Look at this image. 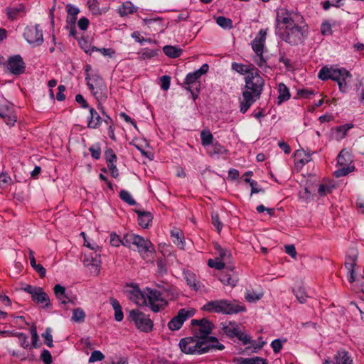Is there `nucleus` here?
I'll return each instance as SVG.
<instances>
[{"mask_svg":"<svg viewBox=\"0 0 364 364\" xmlns=\"http://www.w3.org/2000/svg\"><path fill=\"white\" fill-rule=\"evenodd\" d=\"M245 82V90L242 91V97L240 100V112L242 114L246 113L255 102L260 98L264 85V80L257 69L246 75Z\"/></svg>","mask_w":364,"mask_h":364,"instance_id":"nucleus-1","label":"nucleus"},{"mask_svg":"<svg viewBox=\"0 0 364 364\" xmlns=\"http://www.w3.org/2000/svg\"><path fill=\"white\" fill-rule=\"evenodd\" d=\"M179 347L184 353L198 355L208 353L211 349L222 350L225 348L216 337H210L208 341H200L195 336L182 338Z\"/></svg>","mask_w":364,"mask_h":364,"instance_id":"nucleus-2","label":"nucleus"},{"mask_svg":"<svg viewBox=\"0 0 364 364\" xmlns=\"http://www.w3.org/2000/svg\"><path fill=\"white\" fill-rule=\"evenodd\" d=\"M202 310L224 314H233L245 311V307L235 301L220 299L208 302L202 307Z\"/></svg>","mask_w":364,"mask_h":364,"instance_id":"nucleus-3","label":"nucleus"},{"mask_svg":"<svg viewBox=\"0 0 364 364\" xmlns=\"http://www.w3.org/2000/svg\"><path fill=\"white\" fill-rule=\"evenodd\" d=\"M318 77L321 80L331 79L337 82L341 92H346L348 88L347 80L351 77V75L345 68H333L325 66L319 70Z\"/></svg>","mask_w":364,"mask_h":364,"instance_id":"nucleus-4","label":"nucleus"},{"mask_svg":"<svg viewBox=\"0 0 364 364\" xmlns=\"http://www.w3.org/2000/svg\"><path fill=\"white\" fill-rule=\"evenodd\" d=\"M277 35L281 40L287 43L295 46L301 43L307 36V26L306 25H299L294 28H290L287 31H283V28L277 27Z\"/></svg>","mask_w":364,"mask_h":364,"instance_id":"nucleus-5","label":"nucleus"},{"mask_svg":"<svg viewBox=\"0 0 364 364\" xmlns=\"http://www.w3.org/2000/svg\"><path fill=\"white\" fill-rule=\"evenodd\" d=\"M85 80L92 94L100 102L107 98V88L103 79L98 75H90L87 73Z\"/></svg>","mask_w":364,"mask_h":364,"instance_id":"nucleus-6","label":"nucleus"},{"mask_svg":"<svg viewBox=\"0 0 364 364\" xmlns=\"http://www.w3.org/2000/svg\"><path fill=\"white\" fill-rule=\"evenodd\" d=\"M144 303L155 313L159 312L168 306V301L161 296L159 291L151 288H146Z\"/></svg>","mask_w":364,"mask_h":364,"instance_id":"nucleus-7","label":"nucleus"},{"mask_svg":"<svg viewBox=\"0 0 364 364\" xmlns=\"http://www.w3.org/2000/svg\"><path fill=\"white\" fill-rule=\"evenodd\" d=\"M191 325L195 338L200 341H208L211 337L209 335L212 331L213 323L206 318L193 319Z\"/></svg>","mask_w":364,"mask_h":364,"instance_id":"nucleus-8","label":"nucleus"},{"mask_svg":"<svg viewBox=\"0 0 364 364\" xmlns=\"http://www.w3.org/2000/svg\"><path fill=\"white\" fill-rule=\"evenodd\" d=\"M129 318L133 321L140 331L149 332L153 329V321L149 316L139 310H132L129 312Z\"/></svg>","mask_w":364,"mask_h":364,"instance_id":"nucleus-9","label":"nucleus"},{"mask_svg":"<svg viewBox=\"0 0 364 364\" xmlns=\"http://www.w3.org/2000/svg\"><path fill=\"white\" fill-rule=\"evenodd\" d=\"M23 37L33 46H38L43 42V31L38 25L27 26L24 30Z\"/></svg>","mask_w":364,"mask_h":364,"instance_id":"nucleus-10","label":"nucleus"},{"mask_svg":"<svg viewBox=\"0 0 364 364\" xmlns=\"http://www.w3.org/2000/svg\"><path fill=\"white\" fill-rule=\"evenodd\" d=\"M194 315L193 310H186L181 309L178 311L176 316H175L168 323V327L171 331L179 330L183 326L185 321L192 317Z\"/></svg>","mask_w":364,"mask_h":364,"instance_id":"nucleus-11","label":"nucleus"},{"mask_svg":"<svg viewBox=\"0 0 364 364\" xmlns=\"http://www.w3.org/2000/svg\"><path fill=\"white\" fill-rule=\"evenodd\" d=\"M358 250L355 248L348 250L346 257L345 267L348 269V280L350 283L355 281V267L358 259Z\"/></svg>","mask_w":364,"mask_h":364,"instance_id":"nucleus-12","label":"nucleus"},{"mask_svg":"<svg viewBox=\"0 0 364 364\" xmlns=\"http://www.w3.org/2000/svg\"><path fill=\"white\" fill-rule=\"evenodd\" d=\"M156 286L158 289L156 290L159 291L161 296L167 301L168 300L173 301L178 298V291L173 286L164 282L159 283Z\"/></svg>","mask_w":364,"mask_h":364,"instance_id":"nucleus-13","label":"nucleus"},{"mask_svg":"<svg viewBox=\"0 0 364 364\" xmlns=\"http://www.w3.org/2000/svg\"><path fill=\"white\" fill-rule=\"evenodd\" d=\"M9 71L14 75H20L25 71V63L19 55L11 57L7 63Z\"/></svg>","mask_w":364,"mask_h":364,"instance_id":"nucleus-14","label":"nucleus"},{"mask_svg":"<svg viewBox=\"0 0 364 364\" xmlns=\"http://www.w3.org/2000/svg\"><path fill=\"white\" fill-rule=\"evenodd\" d=\"M0 117L9 126H14L17 119L14 113L13 107L10 104L0 105Z\"/></svg>","mask_w":364,"mask_h":364,"instance_id":"nucleus-15","label":"nucleus"},{"mask_svg":"<svg viewBox=\"0 0 364 364\" xmlns=\"http://www.w3.org/2000/svg\"><path fill=\"white\" fill-rule=\"evenodd\" d=\"M134 245L137 247L138 252L142 256L147 252H151L154 250V246L149 240L138 235H136L135 240H134Z\"/></svg>","mask_w":364,"mask_h":364,"instance_id":"nucleus-16","label":"nucleus"},{"mask_svg":"<svg viewBox=\"0 0 364 364\" xmlns=\"http://www.w3.org/2000/svg\"><path fill=\"white\" fill-rule=\"evenodd\" d=\"M31 299L32 301L36 304L38 305L42 304L43 308L44 309H50L51 307L49 296L41 287H39V289H37L36 292L34 294V295H33Z\"/></svg>","mask_w":364,"mask_h":364,"instance_id":"nucleus-17","label":"nucleus"},{"mask_svg":"<svg viewBox=\"0 0 364 364\" xmlns=\"http://www.w3.org/2000/svg\"><path fill=\"white\" fill-rule=\"evenodd\" d=\"M267 31L261 29L257 36L252 41V48L256 54H263V49L265 43Z\"/></svg>","mask_w":364,"mask_h":364,"instance_id":"nucleus-18","label":"nucleus"},{"mask_svg":"<svg viewBox=\"0 0 364 364\" xmlns=\"http://www.w3.org/2000/svg\"><path fill=\"white\" fill-rule=\"evenodd\" d=\"M83 264L86 266L92 265L95 267V272L98 274L100 272L99 266L101 264V256L95 252L94 254H85Z\"/></svg>","mask_w":364,"mask_h":364,"instance_id":"nucleus-19","label":"nucleus"},{"mask_svg":"<svg viewBox=\"0 0 364 364\" xmlns=\"http://www.w3.org/2000/svg\"><path fill=\"white\" fill-rule=\"evenodd\" d=\"M200 76L196 71L187 74L184 81V84L186 85V89L191 90L194 87H200Z\"/></svg>","mask_w":364,"mask_h":364,"instance_id":"nucleus-20","label":"nucleus"},{"mask_svg":"<svg viewBox=\"0 0 364 364\" xmlns=\"http://www.w3.org/2000/svg\"><path fill=\"white\" fill-rule=\"evenodd\" d=\"M336 362L326 360L324 364H352V360L348 355V352L344 350H340L335 355Z\"/></svg>","mask_w":364,"mask_h":364,"instance_id":"nucleus-21","label":"nucleus"},{"mask_svg":"<svg viewBox=\"0 0 364 364\" xmlns=\"http://www.w3.org/2000/svg\"><path fill=\"white\" fill-rule=\"evenodd\" d=\"M295 14L289 12L286 9H281L277 11L276 17V28H282L281 24L285 25Z\"/></svg>","mask_w":364,"mask_h":364,"instance_id":"nucleus-22","label":"nucleus"},{"mask_svg":"<svg viewBox=\"0 0 364 364\" xmlns=\"http://www.w3.org/2000/svg\"><path fill=\"white\" fill-rule=\"evenodd\" d=\"M226 269H230L232 272V274L222 272L219 277L220 281L224 285H230L232 287L236 286L237 279L235 277H234L233 267L231 265H228L226 267Z\"/></svg>","mask_w":364,"mask_h":364,"instance_id":"nucleus-23","label":"nucleus"},{"mask_svg":"<svg viewBox=\"0 0 364 364\" xmlns=\"http://www.w3.org/2000/svg\"><path fill=\"white\" fill-rule=\"evenodd\" d=\"M102 124V118L98 112L92 107H90V117L87 127L90 129H97Z\"/></svg>","mask_w":364,"mask_h":364,"instance_id":"nucleus-24","label":"nucleus"},{"mask_svg":"<svg viewBox=\"0 0 364 364\" xmlns=\"http://www.w3.org/2000/svg\"><path fill=\"white\" fill-rule=\"evenodd\" d=\"M221 326L223 333L230 338H235L239 330L238 325L235 322L223 323Z\"/></svg>","mask_w":364,"mask_h":364,"instance_id":"nucleus-25","label":"nucleus"},{"mask_svg":"<svg viewBox=\"0 0 364 364\" xmlns=\"http://www.w3.org/2000/svg\"><path fill=\"white\" fill-rule=\"evenodd\" d=\"M135 212L138 215L139 225L143 228H147L153 219L151 213L150 212L138 210H135Z\"/></svg>","mask_w":364,"mask_h":364,"instance_id":"nucleus-26","label":"nucleus"},{"mask_svg":"<svg viewBox=\"0 0 364 364\" xmlns=\"http://www.w3.org/2000/svg\"><path fill=\"white\" fill-rule=\"evenodd\" d=\"M311 156L310 154L305 153L303 149L296 150L294 153L296 166L302 167L304 164L311 161Z\"/></svg>","mask_w":364,"mask_h":364,"instance_id":"nucleus-27","label":"nucleus"},{"mask_svg":"<svg viewBox=\"0 0 364 364\" xmlns=\"http://www.w3.org/2000/svg\"><path fill=\"white\" fill-rule=\"evenodd\" d=\"M53 291L57 299L60 301L61 304L65 305L68 298L71 294L67 293L65 288L60 284L55 285Z\"/></svg>","mask_w":364,"mask_h":364,"instance_id":"nucleus-28","label":"nucleus"},{"mask_svg":"<svg viewBox=\"0 0 364 364\" xmlns=\"http://www.w3.org/2000/svg\"><path fill=\"white\" fill-rule=\"evenodd\" d=\"M8 18L14 21L18 16H23L26 14V8L24 5L19 4L16 7H9L6 9Z\"/></svg>","mask_w":364,"mask_h":364,"instance_id":"nucleus-29","label":"nucleus"},{"mask_svg":"<svg viewBox=\"0 0 364 364\" xmlns=\"http://www.w3.org/2000/svg\"><path fill=\"white\" fill-rule=\"evenodd\" d=\"M184 277L187 284L193 289L198 291L201 288L200 283L197 281L196 276L193 272L190 271L184 272Z\"/></svg>","mask_w":364,"mask_h":364,"instance_id":"nucleus-30","label":"nucleus"},{"mask_svg":"<svg viewBox=\"0 0 364 364\" xmlns=\"http://www.w3.org/2000/svg\"><path fill=\"white\" fill-rule=\"evenodd\" d=\"M215 254L218 256V259L227 263L230 261L231 253L228 250L223 248L218 244L215 245Z\"/></svg>","mask_w":364,"mask_h":364,"instance_id":"nucleus-31","label":"nucleus"},{"mask_svg":"<svg viewBox=\"0 0 364 364\" xmlns=\"http://www.w3.org/2000/svg\"><path fill=\"white\" fill-rule=\"evenodd\" d=\"M163 51L166 55L171 58H176L179 57L182 53L183 50L178 46H165L163 48Z\"/></svg>","mask_w":364,"mask_h":364,"instance_id":"nucleus-32","label":"nucleus"},{"mask_svg":"<svg viewBox=\"0 0 364 364\" xmlns=\"http://www.w3.org/2000/svg\"><path fill=\"white\" fill-rule=\"evenodd\" d=\"M278 104H281L290 98V93L289 88L284 84L279 83L278 86Z\"/></svg>","mask_w":364,"mask_h":364,"instance_id":"nucleus-33","label":"nucleus"},{"mask_svg":"<svg viewBox=\"0 0 364 364\" xmlns=\"http://www.w3.org/2000/svg\"><path fill=\"white\" fill-rule=\"evenodd\" d=\"M232 69L236 71L237 73L240 74H246L247 75H249V73H252V70H256L257 69H255L252 68L250 65H247L241 63H232Z\"/></svg>","mask_w":364,"mask_h":364,"instance_id":"nucleus-34","label":"nucleus"},{"mask_svg":"<svg viewBox=\"0 0 364 364\" xmlns=\"http://www.w3.org/2000/svg\"><path fill=\"white\" fill-rule=\"evenodd\" d=\"M303 22V17L295 14L291 19L284 25V28L283 27V31H287L288 29H290V28H294L299 25H300L301 23Z\"/></svg>","mask_w":364,"mask_h":364,"instance_id":"nucleus-35","label":"nucleus"},{"mask_svg":"<svg viewBox=\"0 0 364 364\" xmlns=\"http://www.w3.org/2000/svg\"><path fill=\"white\" fill-rule=\"evenodd\" d=\"M338 164L340 166H346L351 162L350 154L346 149H343L337 157Z\"/></svg>","mask_w":364,"mask_h":364,"instance_id":"nucleus-36","label":"nucleus"},{"mask_svg":"<svg viewBox=\"0 0 364 364\" xmlns=\"http://www.w3.org/2000/svg\"><path fill=\"white\" fill-rule=\"evenodd\" d=\"M85 319V313L81 308H76L73 310L71 321L76 323H83Z\"/></svg>","mask_w":364,"mask_h":364,"instance_id":"nucleus-37","label":"nucleus"},{"mask_svg":"<svg viewBox=\"0 0 364 364\" xmlns=\"http://www.w3.org/2000/svg\"><path fill=\"white\" fill-rule=\"evenodd\" d=\"M159 50L154 49L151 50L147 48L141 49L140 51V59L141 60H145V59H151L155 56H157L159 55Z\"/></svg>","mask_w":364,"mask_h":364,"instance_id":"nucleus-38","label":"nucleus"},{"mask_svg":"<svg viewBox=\"0 0 364 364\" xmlns=\"http://www.w3.org/2000/svg\"><path fill=\"white\" fill-rule=\"evenodd\" d=\"M87 5L89 9L94 15H101L105 12V9H101L100 8L97 0H88Z\"/></svg>","mask_w":364,"mask_h":364,"instance_id":"nucleus-39","label":"nucleus"},{"mask_svg":"<svg viewBox=\"0 0 364 364\" xmlns=\"http://www.w3.org/2000/svg\"><path fill=\"white\" fill-rule=\"evenodd\" d=\"M217 24L223 29H231L232 28V21L225 16H218L216 18Z\"/></svg>","mask_w":364,"mask_h":364,"instance_id":"nucleus-40","label":"nucleus"},{"mask_svg":"<svg viewBox=\"0 0 364 364\" xmlns=\"http://www.w3.org/2000/svg\"><path fill=\"white\" fill-rule=\"evenodd\" d=\"M236 364H267L264 359L259 357L253 358H242Z\"/></svg>","mask_w":364,"mask_h":364,"instance_id":"nucleus-41","label":"nucleus"},{"mask_svg":"<svg viewBox=\"0 0 364 364\" xmlns=\"http://www.w3.org/2000/svg\"><path fill=\"white\" fill-rule=\"evenodd\" d=\"M119 198L129 205H134L136 204V201L127 191L122 190L119 192Z\"/></svg>","mask_w":364,"mask_h":364,"instance_id":"nucleus-42","label":"nucleus"},{"mask_svg":"<svg viewBox=\"0 0 364 364\" xmlns=\"http://www.w3.org/2000/svg\"><path fill=\"white\" fill-rule=\"evenodd\" d=\"M134 6L131 2L123 4L122 8L119 9V14L122 16L131 14L134 11Z\"/></svg>","mask_w":364,"mask_h":364,"instance_id":"nucleus-43","label":"nucleus"},{"mask_svg":"<svg viewBox=\"0 0 364 364\" xmlns=\"http://www.w3.org/2000/svg\"><path fill=\"white\" fill-rule=\"evenodd\" d=\"M208 265L211 268H215V269L220 270L225 267V262L218 258L209 259L208 261Z\"/></svg>","mask_w":364,"mask_h":364,"instance_id":"nucleus-44","label":"nucleus"},{"mask_svg":"<svg viewBox=\"0 0 364 364\" xmlns=\"http://www.w3.org/2000/svg\"><path fill=\"white\" fill-rule=\"evenodd\" d=\"M354 170V166H349L348 165L343 166L342 168H338L334 172V176L336 178L345 176L348 175L349 173L352 172Z\"/></svg>","mask_w":364,"mask_h":364,"instance_id":"nucleus-45","label":"nucleus"},{"mask_svg":"<svg viewBox=\"0 0 364 364\" xmlns=\"http://www.w3.org/2000/svg\"><path fill=\"white\" fill-rule=\"evenodd\" d=\"M171 236L173 237V242L178 247L183 249L184 247L183 236L180 232H171Z\"/></svg>","mask_w":364,"mask_h":364,"instance_id":"nucleus-46","label":"nucleus"},{"mask_svg":"<svg viewBox=\"0 0 364 364\" xmlns=\"http://www.w3.org/2000/svg\"><path fill=\"white\" fill-rule=\"evenodd\" d=\"M294 295L296 296L297 300L301 303L304 304L306 301V299L308 296L306 294V291L304 288L299 287L296 289L294 290Z\"/></svg>","mask_w":364,"mask_h":364,"instance_id":"nucleus-47","label":"nucleus"},{"mask_svg":"<svg viewBox=\"0 0 364 364\" xmlns=\"http://www.w3.org/2000/svg\"><path fill=\"white\" fill-rule=\"evenodd\" d=\"M200 138H201L202 144L204 146H207V145L212 144L213 139V136L209 131L201 132Z\"/></svg>","mask_w":364,"mask_h":364,"instance_id":"nucleus-48","label":"nucleus"},{"mask_svg":"<svg viewBox=\"0 0 364 364\" xmlns=\"http://www.w3.org/2000/svg\"><path fill=\"white\" fill-rule=\"evenodd\" d=\"M15 336L18 337L21 346L23 348H28L29 346V342L28 341V336L23 333L17 332L14 334Z\"/></svg>","mask_w":364,"mask_h":364,"instance_id":"nucleus-49","label":"nucleus"},{"mask_svg":"<svg viewBox=\"0 0 364 364\" xmlns=\"http://www.w3.org/2000/svg\"><path fill=\"white\" fill-rule=\"evenodd\" d=\"M136 235L135 234L124 235L123 238L122 239V245L130 248L131 245H134V240H135Z\"/></svg>","mask_w":364,"mask_h":364,"instance_id":"nucleus-50","label":"nucleus"},{"mask_svg":"<svg viewBox=\"0 0 364 364\" xmlns=\"http://www.w3.org/2000/svg\"><path fill=\"white\" fill-rule=\"evenodd\" d=\"M129 298L131 299H136L142 297L144 299L146 292L142 293L138 287H134L133 289L129 291Z\"/></svg>","mask_w":364,"mask_h":364,"instance_id":"nucleus-51","label":"nucleus"},{"mask_svg":"<svg viewBox=\"0 0 364 364\" xmlns=\"http://www.w3.org/2000/svg\"><path fill=\"white\" fill-rule=\"evenodd\" d=\"M78 43L81 48L83 49L86 53L90 55L91 52L93 51L92 50V46L90 45L88 41L84 37H82L80 39H78Z\"/></svg>","mask_w":364,"mask_h":364,"instance_id":"nucleus-52","label":"nucleus"},{"mask_svg":"<svg viewBox=\"0 0 364 364\" xmlns=\"http://www.w3.org/2000/svg\"><path fill=\"white\" fill-rule=\"evenodd\" d=\"M42 337L45 340V343L49 347H53V336L51 334V328H47L44 333H42Z\"/></svg>","mask_w":364,"mask_h":364,"instance_id":"nucleus-53","label":"nucleus"},{"mask_svg":"<svg viewBox=\"0 0 364 364\" xmlns=\"http://www.w3.org/2000/svg\"><path fill=\"white\" fill-rule=\"evenodd\" d=\"M105 154L107 164H112V163H116L117 156L114 154V151L111 148L107 149L105 151Z\"/></svg>","mask_w":364,"mask_h":364,"instance_id":"nucleus-54","label":"nucleus"},{"mask_svg":"<svg viewBox=\"0 0 364 364\" xmlns=\"http://www.w3.org/2000/svg\"><path fill=\"white\" fill-rule=\"evenodd\" d=\"M105 358L104 354L100 350H94L91 353L89 358L90 363H94L96 361H101Z\"/></svg>","mask_w":364,"mask_h":364,"instance_id":"nucleus-55","label":"nucleus"},{"mask_svg":"<svg viewBox=\"0 0 364 364\" xmlns=\"http://www.w3.org/2000/svg\"><path fill=\"white\" fill-rule=\"evenodd\" d=\"M109 242L113 247H119L122 245V238L116 232H113L109 235Z\"/></svg>","mask_w":364,"mask_h":364,"instance_id":"nucleus-56","label":"nucleus"},{"mask_svg":"<svg viewBox=\"0 0 364 364\" xmlns=\"http://www.w3.org/2000/svg\"><path fill=\"white\" fill-rule=\"evenodd\" d=\"M89 151L92 157L95 159H99L101 155V149L99 144H95L90 147Z\"/></svg>","mask_w":364,"mask_h":364,"instance_id":"nucleus-57","label":"nucleus"},{"mask_svg":"<svg viewBox=\"0 0 364 364\" xmlns=\"http://www.w3.org/2000/svg\"><path fill=\"white\" fill-rule=\"evenodd\" d=\"M212 224L216 228L218 232L221 231L222 223L220 221L219 215L217 213L213 212L211 214Z\"/></svg>","mask_w":364,"mask_h":364,"instance_id":"nucleus-58","label":"nucleus"},{"mask_svg":"<svg viewBox=\"0 0 364 364\" xmlns=\"http://www.w3.org/2000/svg\"><path fill=\"white\" fill-rule=\"evenodd\" d=\"M31 334L32 338V346L36 348L38 347L37 342L38 341L39 337L37 333V328L34 325H33L32 327L31 328Z\"/></svg>","mask_w":364,"mask_h":364,"instance_id":"nucleus-59","label":"nucleus"},{"mask_svg":"<svg viewBox=\"0 0 364 364\" xmlns=\"http://www.w3.org/2000/svg\"><path fill=\"white\" fill-rule=\"evenodd\" d=\"M161 87L162 90L166 91L170 87L171 77L168 75H164L160 78Z\"/></svg>","mask_w":364,"mask_h":364,"instance_id":"nucleus-60","label":"nucleus"},{"mask_svg":"<svg viewBox=\"0 0 364 364\" xmlns=\"http://www.w3.org/2000/svg\"><path fill=\"white\" fill-rule=\"evenodd\" d=\"M235 338H237L239 341H240L245 345L250 343V336L248 335L242 333L240 329L237 331Z\"/></svg>","mask_w":364,"mask_h":364,"instance_id":"nucleus-61","label":"nucleus"},{"mask_svg":"<svg viewBox=\"0 0 364 364\" xmlns=\"http://www.w3.org/2000/svg\"><path fill=\"white\" fill-rule=\"evenodd\" d=\"M41 359L45 364H51L53 361L50 353L46 349L42 351Z\"/></svg>","mask_w":364,"mask_h":364,"instance_id":"nucleus-62","label":"nucleus"},{"mask_svg":"<svg viewBox=\"0 0 364 364\" xmlns=\"http://www.w3.org/2000/svg\"><path fill=\"white\" fill-rule=\"evenodd\" d=\"M321 32L324 36L331 35L332 33L331 25L328 21H323L321 26Z\"/></svg>","mask_w":364,"mask_h":364,"instance_id":"nucleus-63","label":"nucleus"},{"mask_svg":"<svg viewBox=\"0 0 364 364\" xmlns=\"http://www.w3.org/2000/svg\"><path fill=\"white\" fill-rule=\"evenodd\" d=\"M332 187L326 184H321L318 188V193L320 196H326L328 193L331 192Z\"/></svg>","mask_w":364,"mask_h":364,"instance_id":"nucleus-64","label":"nucleus"}]
</instances>
